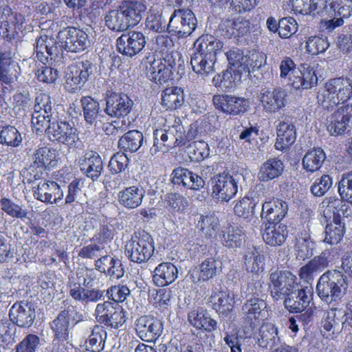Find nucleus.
I'll return each instance as SVG.
<instances>
[{
  "mask_svg": "<svg viewBox=\"0 0 352 352\" xmlns=\"http://www.w3.org/2000/svg\"><path fill=\"white\" fill-rule=\"evenodd\" d=\"M223 47V43L212 35L205 34L194 43L190 65L193 72L207 76L214 71L217 52Z\"/></svg>",
  "mask_w": 352,
  "mask_h": 352,
  "instance_id": "obj_1",
  "label": "nucleus"
},
{
  "mask_svg": "<svg viewBox=\"0 0 352 352\" xmlns=\"http://www.w3.org/2000/svg\"><path fill=\"white\" fill-rule=\"evenodd\" d=\"M146 10L140 1L122 3L117 9L111 10L104 16L106 26L115 32H123L137 25Z\"/></svg>",
  "mask_w": 352,
  "mask_h": 352,
  "instance_id": "obj_2",
  "label": "nucleus"
},
{
  "mask_svg": "<svg viewBox=\"0 0 352 352\" xmlns=\"http://www.w3.org/2000/svg\"><path fill=\"white\" fill-rule=\"evenodd\" d=\"M352 96V83L349 79L336 78L329 80L317 94V104L324 110L332 111L339 104Z\"/></svg>",
  "mask_w": 352,
  "mask_h": 352,
  "instance_id": "obj_3",
  "label": "nucleus"
},
{
  "mask_svg": "<svg viewBox=\"0 0 352 352\" xmlns=\"http://www.w3.org/2000/svg\"><path fill=\"white\" fill-rule=\"evenodd\" d=\"M346 289V276L337 270H328L319 278L316 293L327 303L340 300Z\"/></svg>",
  "mask_w": 352,
  "mask_h": 352,
  "instance_id": "obj_4",
  "label": "nucleus"
},
{
  "mask_svg": "<svg viewBox=\"0 0 352 352\" xmlns=\"http://www.w3.org/2000/svg\"><path fill=\"white\" fill-rule=\"evenodd\" d=\"M155 250L154 242L151 236L143 232L135 235L125 245V256L131 261L137 263L146 262L153 255Z\"/></svg>",
  "mask_w": 352,
  "mask_h": 352,
  "instance_id": "obj_5",
  "label": "nucleus"
},
{
  "mask_svg": "<svg viewBox=\"0 0 352 352\" xmlns=\"http://www.w3.org/2000/svg\"><path fill=\"white\" fill-rule=\"evenodd\" d=\"M264 307L265 302L258 297L248 299L243 306V311H245V316H243V345L249 343V346H251L253 337L257 336L261 325L259 316L261 309Z\"/></svg>",
  "mask_w": 352,
  "mask_h": 352,
  "instance_id": "obj_6",
  "label": "nucleus"
},
{
  "mask_svg": "<svg viewBox=\"0 0 352 352\" xmlns=\"http://www.w3.org/2000/svg\"><path fill=\"white\" fill-rule=\"evenodd\" d=\"M197 25V18L190 10H175L169 19L167 31L177 38H186L195 31Z\"/></svg>",
  "mask_w": 352,
  "mask_h": 352,
  "instance_id": "obj_7",
  "label": "nucleus"
},
{
  "mask_svg": "<svg viewBox=\"0 0 352 352\" xmlns=\"http://www.w3.org/2000/svg\"><path fill=\"white\" fill-rule=\"evenodd\" d=\"M46 135L51 141H56L69 148L76 147L80 142L74 124L67 121H53L46 128Z\"/></svg>",
  "mask_w": 352,
  "mask_h": 352,
  "instance_id": "obj_8",
  "label": "nucleus"
},
{
  "mask_svg": "<svg viewBox=\"0 0 352 352\" xmlns=\"http://www.w3.org/2000/svg\"><path fill=\"white\" fill-rule=\"evenodd\" d=\"M246 270L253 273L252 283H249L247 290L250 293L258 295L261 287L258 281V272L263 270L264 256L256 248L254 244H246V250L243 255Z\"/></svg>",
  "mask_w": 352,
  "mask_h": 352,
  "instance_id": "obj_9",
  "label": "nucleus"
},
{
  "mask_svg": "<svg viewBox=\"0 0 352 352\" xmlns=\"http://www.w3.org/2000/svg\"><path fill=\"white\" fill-rule=\"evenodd\" d=\"M52 104L48 94L40 93L36 96L32 115V124L36 131L46 132V128L52 122Z\"/></svg>",
  "mask_w": 352,
  "mask_h": 352,
  "instance_id": "obj_10",
  "label": "nucleus"
},
{
  "mask_svg": "<svg viewBox=\"0 0 352 352\" xmlns=\"http://www.w3.org/2000/svg\"><path fill=\"white\" fill-rule=\"evenodd\" d=\"M57 38L60 47L70 52H81L89 45L87 34L74 27H67L60 30Z\"/></svg>",
  "mask_w": 352,
  "mask_h": 352,
  "instance_id": "obj_11",
  "label": "nucleus"
},
{
  "mask_svg": "<svg viewBox=\"0 0 352 352\" xmlns=\"http://www.w3.org/2000/svg\"><path fill=\"white\" fill-rule=\"evenodd\" d=\"M95 70V65L88 60L72 64L65 72L67 86L72 91L81 88Z\"/></svg>",
  "mask_w": 352,
  "mask_h": 352,
  "instance_id": "obj_12",
  "label": "nucleus"
},
{
  "mask_svg": "<svg viewBox=\"0 0 352 352\" xmlns=\"http://www.w3.org/2000/svg\"><path fill=\"white\" fill-rule=\"evenodd\" d=\"M211 186L212 197L219 201H228L238 190L236 179L224 173L214 176Z\"/></svg>",
  "mask_w": 352,
  "mask_h": 352,
  "instance_id": "obj_13",
  "label": "nucleus"
},
{
  "mask_svg": "<svg viewBox=\"0 0 352 352\" xmlns=\"http://www.w3.org/2000/svg\"><path fill=\"white\" fill-rule=\"evenodd\" d=\"M271 294L276 299H282L297 285V278L288 271H275L270 274Z\"/></svg>",
  "mask_w": 352,
  "mask_h": 352,
  "instance_id": "obj_14",
  "label": "nucleus"
},
{
  "mask_svg": "<svg viewBox=\"0 0 352 352\" xmlns=\"http://www.w3.org/2000/svg\"><path fill=\"white\" fill-rule=\"evenodd\" d=\"M312 294L311 287H304L298 284L283 298L285 306L290 312L303 311L309 307Z\"/></svg>",
  "mask_w": 352,
  "mask_h": 352,
  "instance_id": "obj_15",
  "label": "nucleus"
},
{
  "mask_svg": "<svg viewBox=\"0 0 352 352\" xmlns=\"http://www.w3.org/2000/svg\"><path fill=\"white\" fill-rule=\"evenodd\" d=\"M146 38L140 32H129L122 34L116 41L118 51L126 56L132 57L144 47Z\"/></svg>",
  "mask_w": 352,
  "mask_h": 352,
  "instance_id": "obj_16",
  "label": "nucleus"
},
{
  "mask_svg": "<svg viewBox=\"0 0 352 352\" xmlns=\"http://www.w3.org/2000/svg\"><path fill=\"white\" fill-rule=\"evenodd\" d=\"M23 20L22 14L13 12L8 6L0 5V36L11 40L16 33V28H21Z\"/></svg>",
  "mask_w": 352,
  "mask_h": 352,
  "instance_id": "obj_17",
  "label": "nucleus"
},
{
  "mask_svg": "<svg viewBox=\"0 0 352 352\" xmlns=\"http://www.w3.org/2000/svg\"><path fill=\"white\" fill-rule=\"evenodd\" d=\"M135 331L142 340L155 342L162 333L163 324L156 318L143 316L136 320Z\"/></svg>",
  "mask_w": 352,
  "mask_h": 352,
  "instance_id": "obj_18",
  "label": "nucleus"
},
{
  "mask_svg": "<svg viewBox=\"0 0 352 352\" xmlns=\"http://www.w3.org/2000/svg\"><path fill=\"white\" fill-rule=\"evenodd\" d=\"M35 199L46 204H58L64 197V192L60 186L53 181H41L34 188Z\"/></svg>",
  "mask_w": 352,
  "mask_h": 352,
  "instance_id": "obj_19",
  "label": "nucleus"
},
{
  "mask_svg": "<svg viewBox=\"0 0 352 352\" xmlns=\"http://www.w3.org/2000/svg\"><path fill=\"white\" fill-rule=\"evenodd\" d=\"M133 104L126 94H112L106 98L104 113L110 117L124 118L131 111Z\"/></svg>",
  "mask_w": 352,
  "mask_h": 352,
  "instance_id": "obj_20",
  "label": "nucleus"
},
{
  "mask_svg": "<svg viewBox=\"0 0 352 352\" xmlns=\"http://www.w3.org/2000/svg\"><path fill=\"white\" fill-rule=\"evenodd\" d=\"M9 317L11 321L20 327H30L35 319L34 305L27 301L15 302L10 308Z\"/></svg>",
  "mask_w": 352,
  "mask_h": 352,
  "instance_id": "obj_21",
  "label": "nucleus"
},
{
  "mask_svg": "<svg viewBox=\"0 0 352 352\" xmlns=\"http://www.w3.org/2000/svg\"><path fill=\"white\" fill-rule=\"evenodd\" d=\"M280 343V338L278 336V328L275 324L271 322L262 324L258 328L257 336L253 337L252 340V348H254L256 344L258 346L272 349Z\"/></svg>",
  "mask_w": 352,
  "mask_h": 352,
  "instance_id": "obj_22",
  "label": "nucleus"
},
{
  "mask_svg": "<svg viewBox=\"0 0 352 352\" xmlns=\"http://www.w3.org/2000/svg\"><path fill=\"white\" fill-rule=\"evenodd\" d=\"M69 296L82 304L96 302L104 298V291L98 288H85L80 282L70 279L68 283Z\"/></svg>",
  "mask_w": 352,
  "mask_h": 352,
  "instance_id": "obj_23",
  "label": "nucleus"
},
{
  "mask_svg": "<svg viewBox=\"0 0 352 352\" xmlns=\"http://www.w3.org/2000/svg\"><path fill=\"white\" fill-rule=\"evenodd\" d=\"M146 74L152 81L162 84L170 79V71L162 64V59L150 55L144 60Z\"/></svg>",
  "mask_w": 352,
  "mask_h": 352,
  "instance_id": "obj_24",
  "label": "nucleus"
},
{
  "mask_svg": "<svg viewBox=\"0 0 352 352\" xmlns=\"http://www.w3.org/2000/svg\"><path fill=\"white\" fill-rule=\"evenodd\" d=\"M36 56L43 64L55 60L59 53L56 41L52 36L41 35L35 44Z\"/></svg>",
  "mask_w": 352,
  "mask_h": 352,
  "instance_id": "obj_25",
  "label": "nucleus"
},
{
  "mask_svg": "<svg viewBox=\"0 0 352 352\" xmlns=\"http://www.w3.org/2000/svg\"><path fill=\"white\" fill-rule=\"evenodd\" d=\"M288 93L282 88L266 91L261 97L263 109L267 113H276L285 107L288 101Z\"/></svg>",
  "mask_w": 352,
  "mask_h": 352,
  "instance_id": "obj_26",
  "label": "nucleus"
},
{
  "mask_svg": "<svg viewBox=\"0 0 352 352\" xmlns=\"http://www.w3.org/2000/svg\"><path fill=\"white\" fill-rule=\"evenodd\" d=\"M242 82V72L226 69L212 78L213 85L219 89L228 92L234 91Z\"/></svg>",
  "mask_w": 352,
  "mask_h": 352,
  "instance_id": "obj_27",
  "label": "nucleus"
},
{
  "mask_svg": "<svg viewBox=\"0 0 352 352\" xmlns=\"http://www.w3.org/2000/svg\"><path fill=\"white\" fill-rule=\"evenodd\" d=\"M80 171L93 181L96 180L103 170L102 161L99 155L94 151L86 152L79 159Z\"/></svg>",
  "mask_w": 352,
  "mask_h": 352,
  "instance_id": "obj_28",
  "label": "nucleus"
},
{
  "mask_svg": "<svg viewBox=\"0 0 352 352\" xmlns=\"http://www.w3.org/2000/svg\"><path fill=\"white\" fill-rule=\"evenodd\" d=\"M287 212V204L279 199H272L262 205L261 217L268 223H280Z\"/></svg>",
  "mask_w": 352,
  "mask_h": 352,
  "instance_id": "obj_29",
  "label": "nucleus"
},
{
  "mask_svg": "<svg viewBox=\"0 0 352 352\" xmlns=\"http://www.w3.org/2000/svg\"><path fill=\"white\" fill-rule=\"evenodd\" d=\"M246 204H248V215L243 216V219H245V224L243 223V236L248 240L247 243L254 244V238H256V235L261 223L259 219L254 214V209L257 202L254 199L251 200L248 197H243V205ZM243 215H245L244 211Z\"/></svg>",
  "mask_w": 352,
  "mask_h": 352,
  "instance_id": "obj_30",
  "label": "nucleus"
},
{
  "mask_svg": "<svg viewBox=\"0 0 352 352\" xmlns=\"http://www.w3.org/2000/svg\"><path fill=\"white\" fill-rule=\"evenodd\" d=\"M332 262V255L328 250L322 252L320 255L314 257L300 270V276L307 283L313 280L314 274L323 270Z\"/></svg>",
  "mask_w": 352,
  "mask_h": 352,
  "instance_id": "obj_31",
  "label": "nucleus"
},
{
  "mask_svg": "<svg viewBox=\"0 0 352 352\" xmlns=\"http://www.w3.org/2000/svg\"><path fill=\"white\" fill-rule=\"evenodd\" d=\"M145 196V190L140 186L126 187L118 194L119 204L127 209H135L140 206Z\"/></svg>",
  "mask_w": 352,
  "mask_h": 352,
  "instance_id": "obj_32",
  "label": "nucleus"
},
{
  "mask_svg": "<svg viewBox=\"0 0 352 352\" xmlns=\"http://www.w3.org/2000/svg\"><path fill=\"white\" fill-rule=\"evenodd\" d=\"M188 320L197 329H203L208 333L215 331L217 328V322L201 307L191 310L188 314Z\"/></svg>",
  "mask_w": 352,
  "mask_h": 352,
  "instance_id": "obj_33",
  "label": "nucleus"
},
{
  "mask_svg": "<svg viewBox=\"0 0 352 352\" xmlns=\"http://www.w3.org/2000/svg\"><path fill=\"white\" fill-rule=\"evenodd\" d=\"M243 57L245 58L243 65L245 64L247 68V71H245V68H243V73L248 72V78H243V81H245L250 87L252 85H256L258 78L256 74L252 76L251 74L258 71L263 63L265 62L266 56L263 52L254 49L248 54L243 55Z\"/></svg>",
  "mask_w": 352,
  "mask_h": 352,
  "instance_id": "obj_34",
  "label": "nucleus"
},
{
  "mask_svg": "<svg viewBox=\"0 0 352 352\" xmlns=\"http://www.w3.org/2000/svg\"><path fill=\"white\" fill-rule=\"evenodd\" d=\"M178 270L172 263L163 262L153 271V280L155 285L163 287L173 283L177 278Z\"/></svg>",
  "mask_w": 352,
  "mask_h": 352,
  "instance_id": "obj_35",
  "label": "nucleus"
},
{
  "mask_svg": "<svg viewBox=\"0 0 352 352\" xmlns=\"http://www.w3.org/2000/svg\"><path fill=\"white\" fill-rule=\"evenodd\" d=\"M220 267L218 262L214 258H208L196 267L191 272V277L194 283L200 280L207 281L217 276Z\"/></svg>",
  "mask_w": 352,
  "mask_h": 352,
  "instance_id": "obj_36",
  "label": "nucleus"
},
{
  "mask_svg": "<svg viewBox=\"0 0 352 352\" xmlns=\"http://www.w3.org/2000/svg\"><path fill=\"white\" fill-rule=\"evenodd\" d=\"M296 139V128L289 121L280 122L277 126L276 149L283 151L293 144Z\"/></svg>",
  "mask_w": 352,
  "mask_h": 352,
  "instance_id": "obj_37",
  "label": "nucleus"
},
{
  "mask_svg": "<svg viewBox=\"0 0 352 352\" xmlns=\"http://www.w3.org/2000/svg\"><path fill=\"white\" fill-rule=\"evenodd\" d=\"M287 234L286 226L282 223H268L265 225L263 239L267 245L280 246L285 241Z\"/></svg>",
  "mask_w": 352,
  "mask_h": 352,
  "instance_id": "obj_38",
  "label": "nucleus"
},
{
  "mask_svg": "<svg viewBox=\"0 0 352 352\" xmlns=\"http://www.w3.org/2000/svg\"><path fill=\"white\" fill-rule=\"evenodd\" d=\"M342 111L340 107L326 119L327 130L331 135H343L351 127Z\"/></svg>",
  "mask_w": 352,
  "mask_h": 352,
  "instance_id": "obj_39",
  "label": "nucleus"
},
{
  "mask_svg": "<svg viewBox=\"0 0 352 352\" xmlns=\"http://www.w3.org/2000/svg\"><path fill=\"white\" fill-rule=\"evenodd\" d=\"M284 164L277 157L267 160L261 166L258 173V178L261 182H269L278 177L283 174Z\"/></svg>",
  "mask_w": 352,
  "mask_h": 352,
  "instance_id": "obj_40",
  "label": "nucleus"
},
{
  "mask_svg": "<svg viewBox=\"0 0 352 352\" xmlns=\"http://www.w3.org/2000/svg\"><path fill=\"white\" fill-rule=\"evenodd\" d=\"M213 104L223 112L236 115L241 111L242 99L228 95H214Z\"/></svg>",
  "mask_w": 352,
  "mask_h": 352,
  "instance_id": "obj_41",
  "label": "nucleus"
},
{
  "mask_svg": "<svg viewBox=\"0 0 352 352\" xmlns=\"http://www.w3.org/2000/svg\"><path fill=\"white\" fill-rule=\"evenodd\" d=\"M315 243L311 241L310 234L305 230L298 233L296 236L295 249L296 258L299 260H305L314 254Z\"/></svg>",
  "mask_w": 352,
  "mask_h": 352,
  "instance_id": "obj_42",
  "label": "nucleus"
},
{
  "mask_svg": "<svg viewBox=\"0 0 352 352\" xmlns=\"http://www.w3.org/2000/svg\"><path fill=\"white\" fill-rule=\"evenodd\" d=\"M258 130L250 126L243 130V147L245 150L243 156L248 160H254L259 154L257 136Z\"/></svg>",
  "mask_w": 352,
  "mask_h": 352,
  "instance_id": "obj_43",
  "label": "nucleus"
},
{
  "mask_svg": "<svg viewBox=\"0 0 352 352\" xmlns=\"http://www.w3.org/2000/svg\"><path fill=\"white\" fill-rule=\"evenodd\" d=\"M184 102L183 90L177 87L165 89L162 94V105L166 109H177Z\"/></svg>",
  "mask_w": 352,
  "mask_h": 352,
  "instance_id": "obj_44",
  "label": "nucleus"
},
{
  "mask_svg": "<svg viewBox=\"0 0 352 352\" xmlns=\"http://www.w3.org/2000/svg\"><path fill=\"white\" fill-rule=\"evenodd\" d=\"M212 308L223 316H226L233 308V299L224 292H213L209 298Z\"/></svg>",
  "mask_w": 352,
  "mask_h": 352,
  "instance_id": "obj_45",
  "label": "nucleus"
},
{
  "mask_svg": "<svg viewBox=\"0 0 352 352\" xmlns=\"http://www.w3.org/2000/svg\"><path fill=\"white\" fill-rule=\"evenodd\" d=\"M54 336L59 338H69L70 314L68 310L60 312L50 324Z\"/></svg>",
  "mask_w": 352,
  "mask_h": 352,
  "instance_id": "obj_46",
  "label": "nucleus"
},
{
  "mask_svg": "<svg viewBox=\"0 0 352 352\" xmlns=\"http://www.w3.org/2000/svg\"><path fill=\"white\" fill-rule=\"evenodd\" d=\"M144 137L138 130L126 132L119 140L118 146L123 151L136 152L142 145Z\"/></svg>",
  "mask_w": 352,
  "mask_h": 352,
  "instance_id": "obj_47",
  "label": "nucleus"
},
{
  "mask_svg": "<svg viewBox=\"0 0 352 352\" xmlns=\"http://www.w3.org/2000/svg\"><path fill=\"white\" fill-rule=\"evenodd\" d=\"M326 159V154L321 148H314L306 153L302 158L304 169L314 173L319 170Z\"/></svg>",
  "mask_w": 352,
  "mask_h": 352,
  "instance_id": "obj_48",
  "label": "nucleus"
},
{
  "mask_svg": "<svg viewBox=\"0 0 352 352\" xmlns=\"http://www.w3.org/2000/svg\"><path fill=\"white\" fill-rule=\"evenodd\" d=\"M197 228L207 238H214L219 230V218L214 214L200 215Z\"/></svg>",
  "mask_w": 352,
  "mask_h": 352,
  "instance_id": "obj_49",
  "label": "nucleus"
},
{
  "mask_svg": "<svg viewBox=\"0 0 352 352\" xmlns=\"http://www.w3.org/2000/svg\"><path fill=\"white\" fill-rule=\"evenodd\" d=\"M107 332L102 326L95 325L91 334L85 342V347L87 351L91 352H100L104 347Z\"/></svg>",
  "mask_w": 352,
  "mask_h": 352,
  "instance_id": "obj_50",
  "label": "nucleus"
},
{
  "mask_svg": "<svg viewBox=\"0 0 352 352\" xmlns=\"http://www.w3.org/2000/svg\"><path fill=\"white\" fill-rule=\"evenodd\" d=\"M83 115L85 120L89 124H94L97 120L101 122L102 115L98 102L91 97L85 96L81 98Z\"/></svg>",
  "mask_w": 352,
  "mask_h": 352,
  "instance_id": "obj_51",
  "label": "nucleus"
},
{
  "mask_svg": "<svg viewBox=\"0 0 352 352\" xmlns=\"http://www.w3.org/2000/svg\"><path fill=\"white\" fill-rule=\"evenodd\" d=\"M328 14L337 18H348L352 14V0H327Z\"/></svg>",
  "mask_w": 352,
  "mask_h": 352,
  "instance_id": "obj_52",
  "label": "nucleus"
},
{
  "mask_svg": "<svg viewBox=\"0 0 352 352\" xmlns=\"http://www.w3.org/2000/svg\"><path fill=\"white\" fill-rule=\"evenodd\" d=\"M342 199L331 197L322 201L323 206H326L324 212H332L333 221H340L341 217H346L349 215V206Z\"/></svg>",
  "mask_w": 352,
  "mask_h": 352,
  "instance_id": "obj_53",
  "label": "nucleus"
},
{
  "mask_svg": "<svg viewBox=\"0 0 352 352\" xmlns=\"http://www.w3.org/2000/svg\"><path fill=\"white\" fill-rule=\"evenodd\" d=\"M327 0H291L293 10L302 14H309L318 8L328 10Z\"/></svg>",
  "mask_w": 352,
  "mask_h": 352,
  "instance_id": "obj_54",
  "label": "nucleus"
},
{
  "mask_svg": "<svg viewBox=\"0 0 352 352\" xmlns=\"http://www.w3.org/2000/svg\"><path fill=\"white\" fill-rule=\"evenodd\" d=\"M18 64L1 56L0 58V80L3 83L10 84L16 80L18 76Z\"/></svg>",
  "mask_w": 352,
  "mask_h": 352,
  "instance_id": "obj_55",
  "label": "nucleus"
},
{
  "mask_svg": "<svg viewBox=\"0 0 352 352\" xmlns=\"http://www.w3.org/2000/svg\"><path fill=\"white\" fill-rule=\"evenodd\" d=\"M34 159V163L38 167L50 169L54 166L56 163L55 150L47 147L40 148L36 151Z\"/></svg>",
  "mask_w": 352,
  "mask_h": 352,
  "instance_id": "obj_56",
  "label": "nucleus"
},
{
  "mask_svg": "<svg viewBox=\"0 0 352 352\" xmlns=\"http://www.w3.org/2000/svg\"><path fill=\"white\" fill-rule=\"evenodd\" d=\"M0 208L7 215L16 219H25L28 211L23 205L15 203L12 199L2 197L0 199Z\"/></svg>",
  "mask_w": 352,
  "mask_h": 352,
  "instance_id": "obj_57",
  "label": "nucleus"
},
{
  "mask_svg": "<svg viewBox=\"0 0 352 352\" xmlns=\"http://www.w3.org/2000/svg\"><path fill=\"white\" fill-rule=\"evenodd\" d=\"M146 28L155 32H164L167 30L166 20L162 16V11L152 8L146 19Z\"/></svg>",
  "mask_w": 352,
  "mask_h": 352,
  "instance_id": "obj_58",
  "label": "nucleus"
},
{
  "mask_svg": "<svg viewBox=\"0 0 352 352\" xmlns=\"http://www.w3.org/2000/svg\"><path fill=\"white\" fill-rule=\"evenodd\" d=\"M344 235V226L340 221H333V223L327 224L325 228L324 241L331 245L338 243Z\"/></svg>",
  "mask_w": 352,
  "mask_h": 352,
  "instance_id": "obj_59",
  "label": "nucleus"
},
{
  "mask_svg": "<svg viewBox=\"0 0 352 352\" xmlns=\"http://www.w3.org/2000/svg\"><path fill=\"white\" fill-rule=\"evenodd\" d=\"M330 43L327 36H309L306 43L307 51L312 55L324 53L329 47Z\"/></svg>",
  "mask_w": 352,
  "mask_h": 352,
  "instance_id": "obj_60",
  "label": "nucleus"
},
{
  "mask_svg": "<svg viewBox=\"0 0 352 352\" xmlns=\"http://www.w3.org/2000/svg\"><path fill=\"white\" fill-rule=\"evenodd\" d=\"M22 136L18 130L12 126L4 127L0 133V143L16 147L20 145Z\"/></svg>",
  "mask_w": 352,
  "mask_h": 352,
  "instance_id": "obj_61",
  "label": "nucleus"
},
{
  "mask_svg": "<svg viewBox=\"0 0 352 352\" xmlns=\"http://www.w3.org/2000/svg\"><path fill=\"white\" fill-rule=\"evenodd\" d=\"M190 158L193 161H201L210 155L207 143L204 141L194 142L188 146Z\"/></svg>",
  "mask_w": 352,
  "mask_h": 352,
  "instance_id": "obj_62",
  "label": "nucleus"
},
{
  "mask_svg": "<svg viewBox=\"0 0 352 352\" xmlns=\"http://www.w3.org/2000/svg\"><path fill=\"white\" fill-rule=\"evenodd\" d=\"M117 307H118L117 303L109 300L98 303L94 315L98 322L103 324L104 322H107V318L113 314V311L116 309Z\"/></svg>",
  "mask_w": 352,
  "mask_h": 352,
  "instance_id": "obj_63",
  "label": "nucleus"
},
{
  "mask_svg": "<svg viewBox=\"0 0 352 352\" xmlns=\"http://www.w3.org/2000/svg\"><path fill=\"white\" fill-rule=\"evenodd\" d=\"M338 192L342 199L352 204V171L342 175L338 183Z\"/></svg>",
  "mask_w": 352,
  "mask_h": 352,
  "instance_id": "obj_64",
  "label": "nucleus"
}]
</instances>
